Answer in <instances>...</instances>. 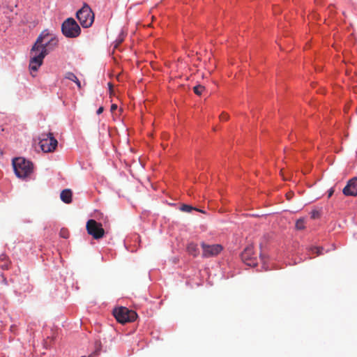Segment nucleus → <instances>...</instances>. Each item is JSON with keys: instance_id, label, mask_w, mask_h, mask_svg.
Instances as JSON below:
<instances>
[{"instance_id": "f8f14e48", "label": "nucleus", "mask_w": 357, "mask_h": 357, "mask_svg": "<svg viewBox=\"0 0 357 357\" xmlns=\"http://www.w3.org/2000/svg\"><path fill=\"white\" fill-rule=\"evenodd\" d=\"M187 250H188V252L190 255H192L194 257H197L199 254V250L198 245H197V244H196L195 243H190L188 245Z\"/></svg>"}, {"instance_id": "5701e85b", "label": "nucleus", "mask_w": 357, "mask_h": 357, "mask_svg": "<svg viewBox=\"0 0 357 357\" xmlns=\"http://www.w3.org/2000/svg\"><path fill=\"white\" fill-rule=\"evenodd\" d=\"M103 110H104L103 107H100L98 108V109L97 110V112H96L97 114H98V115H99V114H102V112H103Z\"/></svg>"}, {"instance_id": "0eeeda50", "label": "nucleus", "mask_w": 357, "mask_h": 357, "mask_svg": "<svg viewBox=\"0 0 357 357\" xmlns=\"http://www.w3.org/2000/svg\"><path fill=\"white\" fill-rule=\"evenodd\" d=\"M86 227L88 234L92 236L94 239H100L105 235V230L102 228V224L96 222L95 220H89Z\"/></svg>"}, {"instance_id": "412c9836", "label": "nucleus", "mask_w": 357, "mask_h": 357, "mask_svg": "<svg viewBox=\"0 0 357 357\" xmlns=\"http://www.w3.org/2000/svg\"><path fill=\"white\" fill-rule=\"evenodd\" d=\"M319 211H312L311 212V218L312 219H316V218H319Z\"/></svg>"}, {"instance_id": "f03ea898", "label": "nucleus", "mask_w": 357, "mask_h": 357, "mask_svg": "<svg viewBox=\"0 0 357 357\" xmlns=\"http://www.w3.org/2000/svg\"><path fill=\"white\" fill-rule=\"evenodd\" d=\"M13 166L16 176L19 178H26L33 172V164L24 158L13 159Z\"/></svg>"}, {"instance_id": "f3484780", "label": "nucleus", "mask_w": 357, "mask_h": 357, "mask_svg": "<svg viewBox=\"0 0 357 357\" xmlns=\"http://www.w3.org/2000/svg\"><path fill=\"white\" fill-rule=\"evenodd\" d=\"M205 90V87L202 85H197L193 87V91L197 96L202 95V92Z\"/></svg>"}, {"instance_id": "4be33fe9", "label": "nucleus", "mask_w": 357, "mask_h": 357, "mask_svg": "<svg viewBox=\"0 0 357 357\" xmlns=\"http://www.w3.org/2000/svg\"><path fill=\"white\" fill-rule=\"evenodd\" d=\"M293 195H294V193L292 192H289L287 193L286 197H287V199L290 200L292 198Z\"/></svg>"}, {"instance_id": "a878e982", "label": "nucleus", "mask_w": 357, "mask_h": 357, "mask_svg": "<svg viewBox=\"0 0 357 357\" xmlns=\"http://www.w3.org/2000/svg\"><path fill=\"white\" fill-rule=\"evenodd\" d=\"M333 193V190H331V191L329 192V194H328V197H331Z\"/></svg>"}, {"instance_id": "39448f33", "label": "nucleus", "mask_w": 357, "mask_h": 357, "mask_svg": "<svg viewBox=\"0 0 357 357\" xmlns=\"http://www.w3.org/2000/svg\"><path fill=\"white\" fill-rule=\"evenodd\" d=\"M61 31L63 34L68 38H76L81 32V29L78 24L73 18H68L61 25Z\"/></svg>"}, {"instance_id": "20e7f679", "label": "nucleus", "mask_w": 357, "mask_h": 357, "mask_svg": "<svg viewBox=\"0 0 357 357\" xmlns=\"http://www.w3.org/2000/svg\"><path fill=\"white\" fill-rule=\"evenodd\" d=\"M113 314L117 321L121 324L134 321L137 317V314L135 311L130 310L126 307L115 308L113 311Z\"/></svg>"}, {"instance_id": "1a4fd4ad", "label": "nucleus", "mask_w": 357, "mask_h": 357, "mask_svg": "<svg viewBox=\"0 0 357 357\" xmlns=\"http://www.w3.org/2000/svg\"><path fill=\"white\" fill-rule=\"evenodd\" d=\"M252 246H248L241 253L242 261L248 266H255L257 264V258L253 256Z\"/></svg>"}, {"instance_id": "f257e3e1", "label": "nucleus", "mask_w": 357, "mask_h": 357, "mask_svg": "<svg viewBox=\"0 0 357 357\" xmlns=\"http://www.w3.org/2000/svg\"><path fill=\"white\" fill-rule=\"evenodd\" d=\"M57 43L58 40L47 30L42 31L31 50V60L29 62L31 71L36 72L38 70L49 50L56 47Z\"/></svg>"}, {"instance_id": "a211bd4d", "label": "nucleus", "mask_w": 357, "mask_h": 357, "mask_svg": "<svg viewBox=\"0 0 357 357\" xmlns=\"http://www.w3.org/2000/svg\"><path fill=\"white\" fill-rule=\"evenodd\" d=\"M59 235L61 237L63 238H68L70 236V233L67 229L62 228L60 230Z\"/></svg>"}, {"instance_id": "6e6552de", "label": "nucleus", "mask_w": 357, "mask_h": 357, "mask_svg": "<svg viewBox=\"0 0 357 357\" xmlns=\"http://www.w3.org/2000/svg\"><path fill=\"white\" fill-rule=\"evenodd\" d=\"M201 246L202 257L204 258L215 257L222 250V246L220 244L208 245L203 242Z\"/></svg>"}, {"instance_id": "423d86ee", "label": "nucleus", "mask_w": 357, "mask_h": 357, "mask_svg": "<svg viewBox=\"0 0 357 357\" xmlns=\"http://www.w3.org/2000/svg\"><path fill=\"white\" fill-rule=\"evenodd\" d=\"M39 144L43 152L50 153L54 151L56 149L58 145V142L54 137L53 134L49 132L41 134Z\"/></svg>"}, {"instance_id": "4468645a", "label": "nucleus", "mask_w": 357, "mask_h": 357, "mask_svg": "<svg viewBox=\"0 0 357 357\" xmlns=\"http://www.w3.org/2000/svg\"><path fill=\"white\" fill-rule=\"evenodd\" d=\"M10 265V261L6 255H0V267L3 269H8Z\"/></svg>"}, {"instance_id": "2eb2a0df", "label": "nucleus", "mask_w": 357, "mask_h": 357, "mask_svg": "<svg viewBox=\"0 0 357 357\" xmlns=\"http://www.w3.org/2000/svg\"><path fill=\"white\" fill-rule=\"evenodd\" d=\"M181 211L189 213L193 210L204 213L202 210L197 209V208L192 207L188 204H183L180 208Z\"/></svg>"}, {"instance_id": "9b49d317", "label": "nucleus", "mask_w": 357, "mask_h": 357, "mask_svg": "<svg viewBox=\"0 0 357 357\" xmlns=\"http://www.w3.org/2000/svg\"><path fill=\"white\" fill-rule=\"evenodd\" d=\"M72 191L70 189H65L61 191V199L66 204H70L72 202Z\"/></svg>"}, {"instance_id": "393cba45", "label": "nucleus", "mask_w": 357, "mask_h": 357, "mask_svg": "<svg viewBox=\"0 0 357 357\" xmlns=\"http://www.w3.org/2000/svg\"><path fill=\"white\" fill-rule=\"evenodd\" d=\"M3 282L6 285H7V284H8L7 280H6V279L5 278H3Z\"/></svg>"}, {"instance_id": "dca6fc26", "label": "nucleus", "mask_w": 357, "mask_h": 357, "mask_svg": "<svg viewBox=\"0 0 357 357\" xmlns=\"http://www.w3.org/2000/svg\"><path fill=\"white\" fill-rule=\"evenodd\" d=\"M305 221L304 218H300L296 222V228L298 230H302L305 228Z\"/></svg>"}, {"instance_id": "b1692460", "label": "nucleus", "mask_w": 357, "mask_h": 357, "mask_svg": "<svg viewBox=\"0 0 357 357\" xmlns=\"http://www.w3.org/2000/svg\"><path fill=\"white\" fill-rule=\"evenodd\" d=\"M116 109H117V105H116V104H112V105H111V109H111V112H114V111H115Z\"/></svg>"}, {"instance_id": "aec40b11", "label": "nucleus", "mask_w": 357, "mask_h": 357, "mask_svg": "<svg viewBox=\"0 0 357 357\" xmlns=\"http://www.w3.org/2000/svg\"><path fill=\"white\" fill-rule=\"evenodd\" d=\"M220 119L221 121H226L229 119V115L226 113H222L220 116Z\"/></svg>"}, {"instance_id": "6ab92c4d", "label": "nucleus", "mask_w": 357, "mask_h": 357, "mask_svg": "<svg viewBox=\"0 0 357 357\" xmlns=\"http://www.w3.org/2000/svg\"><path fill=\"white\" fill-rule=\"evenodd\" d=\"M322 250H323L322 248H319V247H314V248H312V249H311L312 252L316 254L317 255H321Z\"/></svg>"}, {"instance_id": "7ed1b4c3", "label": "nucleus", "mask_w": 357, "mask_h": 357, "mask_svg": "<svg viewBox=\"0 0 357 357\" xmlns=\"http://www.w3.org/2000/svg\"><path fill=\"white\" fill-rule=\"evenodd\" d=\"M76 16L80 24L84 28L90 27L94 21V14L86 3L77 12Z\"/></svg>"}, {"instance_id": "9d476101", "label": "nucleus", "mask_w": 357, "mask_h": 357, "mask_svg": "<svg viewBox=\"0 0 357 357\" xmlns=\"http://www.w3.org/2000/svg\"><path fill=\"white\" fill-rule=\"evenodd\" d=\"M343 194L346 196H353L355 197L357 195V177H354L350 179L347 185L344 188Z\"/></svg>"}, {"instance_id": "ddd939ff", "label": "nucleus", "mask_w": 357, "mask_h": 357, "mask_svg": "<svg viewBox=\"0 0 357 357\" xmlns=\"http://www.w3.org/2000/svg\"><path fill=\"white\" fill-rule=\"evenodd\" d=\"M65 78L74 82L79 89H81V83L77 76L71 72H68L65 75Z\"/></svg>"}]
</instances>
